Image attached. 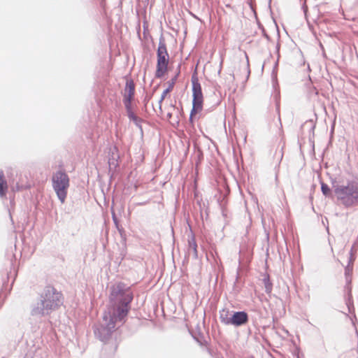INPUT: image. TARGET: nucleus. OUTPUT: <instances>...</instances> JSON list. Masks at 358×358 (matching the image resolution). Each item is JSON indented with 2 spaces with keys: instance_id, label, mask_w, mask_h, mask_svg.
Listing matches in <instances>:
<instances>
[{
  "instance_id": "f257e3e1",
  "label": "nucleus",
  "mask_w": 358,
  "mask_h": 358,
  "mask_svg": "<svg viewBox=\"0 0 358 358\" xmlns=\"http://www.w3.org/2000/svg\"><path fill=\"white\" fill-rule=\"evenodd\" d=\"M133 299L131 288L122 282H117L110 287V305L106 311L118 320L125 321Z\"/></svg>"
},
{
  "instance_id": "f03ea898",
  "label": "nucleus",
  "mask_w": 358,
  "mask_h": 358,
  "mask_svg": "<svg viewBox=\"0 0 358 358\" xmlns=\"http://www.w3.org/2000/svg\"><path fill=\"white\" fill-rule=\"evenodd\" d=\"M63 303L62 294L53 286H45L40 294L39 300L33 303L31 315L34 317H42L50 315Z\"/></svg>"
},
{
  "instance_id": "7ed1b4c3",
  "label": "nucleus",
  "mask_w": 358,
  "mask_h": 358,
  "mask_svg": "<svg viewBox=\"0 0 358 358\" xmlns=\"http://www.w3.org/2000/svg\"><path fill=\"white\" fill-rule=\"evenodd\" d=\"M101 323L94 326V333L96 338L106 343L110 338L112 334L117 328V325H122L125 321L118 320L106 311L103 313Z\"/></svg>"
},
{
  "instance_id": "20e7f679",
  "label": "nucleus",
  "mask_w": 358,
  "mask_h": 358,
  "mask_svg": "<svg viewBox=\"0 0 358 358\" xmlns=\"http://www.w3.org/2000/svg\"><path fill=\"white\" fill-rule=\"evenodd\" d=\"M338 200L345 207H350L358 203V182L349 181L347 185H338L334 189Z\"/></svg>"
},
{
  "instance_id": "39448f33",
  "label": "nucleus",
  "mask_w": 358,
  "mask_h": 358,
  "mask_svg": "<svg viewBox=\"0 0 358 358\" xmlns=\"http://www.w3.org/2000/svg\"><path fill=\"white\" fill-rule=\"evenodd\" d=\"M52 188L62 203H64L69 187V177L64 170H59L52 176Z\"/></svg>"
},
{
  "instance_id": "423d86ee",
  "label": "nucleus",
  "mask_w": 358,
  "mask_h": 358,
  "mask_svg": "<svg viewBox=\"0 0 358 358\" xmlns=\"http://www.w3.org/2000/svg\"><path fill=\"white\" fill-rule=\"evenodd\" d=\"M169 62V55L167 51L165 38L163 34H161L157 50V69L155 71V78H161L165 75L168 71Z\"/></svg>"
},
{
  "instance_id": "0eeeda50",
  "label": "nucleus",
  "mask_w": 358,
  "mask_h": 358,
  "mask_svg": "<svg viewBox=\"0 0 358 358\" xmlns=\"http://www.w3.org/2000/svg\"><path fill=\"white\" fill-rule=\"evenodd\" d=\"M191 81L192 85V103L203 106V96L196 72L192 76Z\"/></svg>"
},
{
  "instance_id": "6e6552de",
  "label": "nucleus",
  "mask_w": 358,
  "mask_h": 358,
  "mask_svg": "<svg viewBox=\"0 0 358 358\" xmlns=\"http://www.w3.org/2000/svg\"><path fill=\"white\" fill-rule=\"evenodd\" d=\"M229 325L238 327L246 324L249 321V315L245 310L232 311Z\"/></svg>"
},
{
  "instance_id": "1a4fd4ad",
  "label": "nucleus",
  "mask_w": 358,
  "mask_h": 358,
  "mask_svg": "<svg viewBox=\"0 0 358 358\" xmlns=\"http://www.w3.org/2000/svg\"><path fill=\"white\" fill-rule=\"evenodd\" d=\"M135 94V84L133 80H127L122 101H133Z\"/></svg>"
},
{
  "instance_id": "9d476101",
  "label": "nucleus",
  "mask_w": 358,
  "mask_h": 358,
  "mask_svg": "<svg viewBox=\"0 0 358 358\" xmlns=\"http://www.w3.org/2000/svg\"><path fill=\"white\" fill-rule=\"evenodd\" d=\"M180 64H178V71H177L176 75L170 80L168 81V87L163 91V92L161 95L160 99L159 101V103H161L164 100L167 94L173 90V88L177 81V79L180 73Z\"/></svg>"
},
{
  "instance_id": "9b49d317",
  "label": "nucleus",
  "mask_w": 358,
  "mask_h": 358,
  "mask_svg": "<svg viewBox=\"0 0 358 358\" xmlns=\"http://www.w3.org/2000/svg\"><path fill=\"white\" fill-rule=\"evenodd\" d=\"M233 310H229L227 308H222L220 310V322L224 325L229 326L230 324L231 316Z\"/></svg>"
},
{
  "instance_id": "f8f14e48",
  "label": "nucleus",
  "mask_w": 358,
  "mask_h": 358,
  "mask_svg": "<svg viewBox=\"0 0 358 358\" xmlns=\"http://www.w3.org/2000/svg\"><path fill=\"white\" fill-rule=\"evenodd\" d=\"M8 186L3 171H0V198L6 199Z\"/></svg>"
},
{
  "instance_id": "ddd939ff",
  "label": "nucleus",
  "mask_w": 358,
  "mask_h": 358,
  "mask_svg": "<svg viewBox=\"0 0 358 358\" xmlns=\"http://www.w3.org/2000/svg\"><path fill=\"white\" fill-rule=\"evenodd\" d=\"M262 282L264 285L265 292L268 294H271L273 290V283L270 280V276L268 273L263 274Z\"/></svg>"
},
{
  "instance_id": "4468645a",
  "label": "nucleus",
  "mask_w": 358,
  "mask_h": 358,
  "mask_svg": "<svg viewBox=\"0 0 358 358\" xmlns=\"http://www.w3.org/2000/svg\"><path fill=\"white\" fill-rule=\"evenodd\" d=\"M188 245H189V252H191V251H192L194 258L197 259L198 258L197 244H196V242L195 241V238L194 236H192L191 239H189L188 241Z\"/></svg>"
},
{
  "instance_id": "2eb2a0df",
  "label": "nucleus",
  "mask_w": 358,
  "mask_h": 358,
  "mask_svg": "<svg viewBox=\"0 0 358 358\" xmlns=\"http://www.w3.org/2000/svg\"><path fill=\"white\" fill-rule=\"evenodd\" d=\"M129 119L135 124V125L139 129L141 134H143V130L141 124L144 122V120L139 117L136 114Z\"/></svg>"
},
{
  "instance_id": "dca6fc26",
  "label": "nucleus",
  "mask_w": 358,
  "mask_h": 358,
  "mask_svg": "<svg viewBox=\"0 0 358 358\" xmlns=\"http://www.w3.org/2000/svg\"><path fill=\"white\" fill-rule=\"evenodd\" d=\"M124 106L126 109L127 115L128 118L132 117L133 115H135L134 110H133V106H132V101H122Z\"/></svg>"
},
{
  "instance_id": "f3484780",
  "label": "nucleus",
  "mask_w": 358,
  "mask_h": 358,
  "mask_svg": "<svg viewBox=\"0 0 358 358\" xmlns=\"http://www.w3.org/2000/svg\"><path fill=\"white\" fill-rule=\"evenodd\" d=\"M112 220H113V221L114 222V224L115 225L116 229L118 230V231L120 232V235L122 236V233L124 232V229L120 225L119 220H118L117 217H116V215L114 213H112Z\"/></svg>"
},
{
  "instance_id": "a211bd4d",
  "label": "nucleus",
  "mask_w": 358,
  "mask_h": 358,
  "mask_svg": "<svg viewBox=\"0 0 358 358\" xmlns=\"http://www.w3.org/2000/svg\"><path fill=\"white\" fill-rule=\"evenodd\" d=\"M312 12L314 13V15H315V18L314 19V22H317V20H319V19L322 16V13L320 12V9H319V7L318 6H315L313 9H312Z\"/></svg>"
},
{
  "instance_id": "6ab92c4d",
  "label": "nucleus",
  "mask_w": 358,
  "mask_h": 358,
  "mask_svg": "<svg viewBox=\"0 0 358 358\" xmlns=\"http://www.w3.org/2000/svg\"><path fill=\"white\" fill-rule=\"evenodd\" d=\"M346 305H347V307L348 308L349 312L351 313L352 312V308L353 309L354 307H353V301H352V294H351V290L350 289L349 293H348V299H346Z\"/></svg>"
},
{
  "instance_id": "aec40b11",
  "label": "nucleus",
  "mask_w": 358,
  "mask_h": 358,
  "mask_svg": "<svg viewBox=\"0 0 358 358\" xmlns=\"http://www.w3.org/2000/svg\"><path fill=\"white\" fill-rule=\"evenodd\" d=\"M202 108H203V106H201V105H196L195 103H192V110L190 111L189 115H191V116L195 115L197 113L201 111L202 110Z\"/></svg>"
},
{
  "instance_id": "412c9836",
  "label": "nucleus",
  "mask_w": 358,
  "mask_h": 358,
  "mask_svg": "<svg viewBox=\"0 0 358 358\" xmlns=\"http://www.w3.org/2000/svg\"><path fill=\"white\" fill-rule=\"evenodd\" d=\"M321 191L324 196H328L331 192L329 185L324 182L321 183Z\"/></svg>"
},
{
  "instance_id": "4be33fe9",
  "label": "nucleus",
  "mask_w": 358,
  "mask_h": 358,
  "mask_svg": "<svg viewBox=\"0 0 358 358\" xmlns=\"http://www.w3.org/2000/svg\"><path fill=\"white\" fill-rule=\"evenodd\" d=\"M278 61H277L275 63V65L273 66V71H272V73H271V77H272V80H273V84L277 82V70H278Z\"/></svg>"
},
{
  "instance_id": "5701e85b",
  "label": "nucleus",
  "mask_w": 358,
  "mask_h": 358,
  "mask_svg": "<svg viewBox=\"0 0 358 358\" xmlns=\"http://www.w3.org/2000/svg\"><path fill=\"white\" fill-rule=\"evenodd\" d=\"M203 159V152L200 148H198L197 151H196V161L195 162L196 166H199V164L201 163V162Z\"/></svg>"
},
{
  "instance_id": "b1692460",
  "label": "nucleus",
  "mask_w": 358,
  "mask_h": 358,
  "mask_svg": "<svg viewBox=\"0 0 358 358\" xmlns=\"http://www.w3.org/2000/svg\"><path fill=\"white\" fill-rule=\"evenodd\" d=\"M239 278H240L239 269H238L237 273H236V280H235V282L234 283V287H233L234 290L238 292L241 290V287L238 285V282Z\"/></svg>"
},
{
  "instance_id": "393cba45",
  "label": "nucleus",
  "mask_w": 358,
  "mask_h": 358,
  "mask_svg": "<svg viewBox=\"0 0 358 358\" xmlns=\"http://www.w3.org/2000/svg\"><path fill=\"white\" fill-rule=\"evenodd\" d=\"M354 248V245H352V248H351V250H350V259H349V264L352 263L353 261H354V258L352 257V250ZM350 272V264H348L345 268V275H347L348 274V273Z\"/></svg>"
},
{
  "instance_id": "a878e982",
  "label": "nucleus",
  "mask_w": 358,
  "mask_h": 358,
  "mask_svg": "<svg viewBox=\"0 0 358 358\" xmlns=\"http://www.w3.org/2000/svg\"><path fill=\"white\" fill-rule=\"evenodd\" d=\"M245 57H246V62H247V66H246V69H247L246 80H248L249 77H250V64H249V59H248V55H247L246 52H245Z\"/></svg>"
},
{
  "instance_id": "bb28decb",
  "label": "nucleus",
  "mask_w": 358,
  "mask_h": 358,
  "mask_svg": "<svg viewBox=\"0 0 358 358\" xmlns=\"http://www.w3.org/2000/svg\"><path fill=\"white\" fill-rule=\"evenodd\" d=\"M259 28L262 29V35L264 36V37L265 38H266L268 41H270V40H271V38H270V36L267 34V33H266V30H265L264 27L262 25H261V24H259Z\"/></svg>"
},
{
  "instance_id": "cd10ccee",
  "label": "nucleus",
  "mask_w": 358,
  "mask_h": 358,
  "mask_svg": "<svg viewBox=\"0 0 358 358\" xmlns=\"http://www.w3.org/2000/svg\"><path fill=\"white\" fill-rule=\"evenodd\" d=\"M193 118H194V116H191L189 115V121L192 124L194 120H193Z\"/></svg>"
},
{
  "instance_id": "c85d7f7f",
  "label": "nucleus",
  "mask_w": 358,
  "mask_h": 358,
  "mask_svg": "<svg viewBox=\"0 0 358 358\" xmlns=\"http://www.w3.org/2000/svg\"><path fill=\"white\" fill-rule=\"evenodd\" d=\"M310 123L311 124V130H313L315 129V125L311 120H310Z\"/></svg>"
},
{
  "instance_id": "c756f323",
  "label": "nucleus",
  "mask_w": 358,
  "mask_h": 358,
  "mask_svg": "<svg viewBox=\"0 0 358 358\" xmlns=\"http://www.w3.org/2000/svg\"><path fill=\"white\" fill-rule=\"evenodd\" d=\"M222 61L220 62V69H219V71H218V74H220V73H221V71H222Z\"/></svg>"
},
{
  "instance_id": "7c9ffc66",
  "label": "nucleus",
  "mask_w": 358,
  "mask_h": 358,
  "mask_svg": "<svg viewBox=\"0 0 358 358\" xmlns=\"http://www.w3.org/2000/svg\"><path fill=\"white\" fill-rule=\"evenodd\" d=\"M276 49H277L278 51L279 50V49H280V45L279 44H277Z\"/></svg>"
},
{
  "instance_id": "2f4dec72",
  "label": "nucleus",
  "mask_w": 358,
  "mask_h": 358,
  "mask_svg": "<svg viewBox=\"0 0 358 358\" xmlns=\"http://www.w3.org/2000/svg\"><path fill=\"white\" fill-rule=\"evenodd\" d=\"M271 0H268V7L271 8Z\"/></svg>"
},
{
  "instance_id": "473e14b6",
  "label": "nucleus",
  "mask_w": 358,
  "mask_h": 358,
  "mask_svg": "<svg viewBox=\"0 0 358 358\" xmlns=\"http://www.w3.org/2000/svg\"><path fill=\"white\" fill-rule=\"evenodd\" d=\"M112 164H113V163H110V162H109V167H110V166H111V165H112Z\"/></svg>"
},
{
  "instance_id": "72a5a7b5",
  "label": "nucleus",
  "mask_w": 358,
  "mask_h": 358,
  "mask_svg": "<svg viewBox=\"0 0 358 358\" xmlns=\"http://www.w3.org/2000/svg\"><path fill=\"white\" fill-rule=\"evenodd\" d=\"M296 358H300L299 355V353L297 354L296 355Z\"/></svg>"
}]
</instances>
